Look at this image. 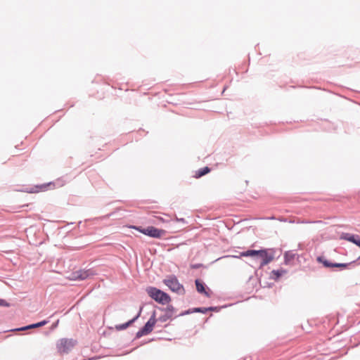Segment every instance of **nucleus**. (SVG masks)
<instances>
[{"mask_svg": "<svg viewBox=\"0 0 360 360\" xmlns=\"http://www.w3.org/2000/svg\"><path fill=\"white\" fill-rule=\"evenodd\" d=\"M148 295L158 304L165 305L170 303L171 296L166 292L154 286H148L146 288Z\"/></svg>", "mask_w": 360, "mask_h": 360, "instance_id": "obj_1", "label": "nucleus"}, {"mask_svg": "<svg viewBox=\"0 0 360 360\" xmlns=\"http://www.w3.org/2000/svg\"><path fill=\"white\" fill-rule=\"evenodd\" d=\"M131 228L144 234L145 236L155 239H160L167 233L165 230L158 229L153 226H148L146 227H143L141 226H131Z\"/></svg>", "mask_w": 360, "mask_h": 360, "instance_id": "obj_2", "label": "nucleus"}, {"mask_svg": "<svg viewBox=\"0 0 360 360\" xmlns=\"http://www.w3.org/2000/svg\"><path fill=\"white\" fill-rule=\"evenodd\" d=\"M162 283L173 292H176L178 295L185 294L184 285L179 283L175 275H168L165 279H163Z\"/></svg>", "mask_w": 360, "mask_h": 360, "instance_id": "obj_3", "label": "nucleus"}, {"mask_svg": "<svg viewBox=\"0 0 360 360\" xmlns=\"http://www.w3.org/2000/svg\"><path fill=\"white\" fill-rule=\"evenodd\" d=\"M275 252L276 251L274 248H261L258 250L259 256H257V260L261 259L258 269H261L272 262L275 257Z\"/></svg>", "mask_w": 360, "mask_h": 360, "instance_id": "obj_4", "label": "nucleus"}, {"mask_svg": "<svg viewBox=\"0 0 360 360\" xmlns=\"http://www.w3.org/2000/svg\"><path fill=\"white\" fill-rule=\"evenodd\" d=\"M56 184H57L58 186H62L63 185V183H61V181L60 179H58L56 182L55 181H50L48 183H44L41 184H37L34 186L26 188L25 189L20 190L22 192H26L28 193H39L41 191H48L50 188H54Z\"/></svg>", "mask_w": 360, "mask_h": 360, "instance_id": "obj_5", "label": "nucleus"}, {"mask_svg": "<svg viewBox=\"0 0 360 360\" xmlns=\"http://www.w3.org/2000/svg\"><path fill=\"white\" fill-rule=\"evenodd\" d=\"M77 341L73 338H61L56 344V347L60 353L68 354L77 345Z\"/></svg>", "mask_w": 360, "mask_h": 360, "instance_id": "obj_6", "label": "nucleus"}, {"mask_svg": "<svg viewBox=\"0 0 360 360\" xmlns=\"http://www.w3.org/2000/svg\"><path fill=\"white\" fill-rule=\"evenodd\" d=\"M155 324L156 323H153L152 321H150L148 320L146 323H145V324L136 333L135 337L132 341L150 334L153 331Z\"/></svg>", "mask_w": 360, "mask_h": 360, "instance_id": "obj_7", "label": "nucleus"}, {"mask_svg": "<svg viewBox=\"0 0 360 360\" xmlns=\"http://www.w3.org/2000/svg\"><path fill=\"white\" fill-rule=\"evenodd\" d=\"M195 285L196 290L199 294L203 295L206 297H211L212 291L202 280L196 278L195 280Z\"/></svg>", "mask_w": 360, "mask_h": 360, "instance_id": "obj_8", "label": "nucleus"}, {"mask_svg": "<svg viewBox=\"0 0 360 360\" xmlns=\"http://www.w3.org/2000/svg\"><path fill=\"white\" fill-rule=\"evenodd\" d=\"M143 309V304L140 306L137 314L132 319H131L130 320L127 321L125 323L115 325V328L117 331L124 330L128 328L129 326H131L132 324H134L139 319V318L141 315Z\"/></svg>", "mask_w": 360, "mask_h": 360, "instance_id": "obj_9", "label": "nucleus"}, {"mask_svg": "<svg viewBox=\"0 0 360 360\" xmlns=\"http://www.w3.org/2000/svg\"><path fill=\"white\" fill-rule=\"evenodd\" d=\"M359 259H356L354 261L347 263H338L333 262L331 270L335 271H341L345 269H351L352 268H354L359 264L357 263Z\"/></svg>", "mask_w": 360, "mask_h": 360, "instance_id": "obj_10", "label": "nucleus"}, {"mask_svg": "<svg viewBox=\"0 0 360 360\" xmlns=\"http://www.w3.org/2000/svg\"><path fill=\"white\" fill-rule=\"evenodd\" d=\"M49 319H44L37 323H30L22 327L12 329V331H25L31 329H34L46 325L48 323H49Z\"/></svg>", "mask_w": 360, "mask_h": 360, "instance_id": "obj_11", "label": "nucleus"}, {"mask_svg": "<svg viewBox=\"0 0 360 360\" xmlns=\"http://www.w3.org/2000/svg\"><path fill=\"white\" fill-rule=\"evenodd\" d=\"M258 250L249 249L246 251L241 252L238 256L227 255L226 257L240 258L242 257H250L254 262L257 261Z\"/></svg>", "mask_w": 360, "mask_h": 360, "instance_id": "obj_12", "label": "nucleus"}, {"mask_svg": "<svg viewBox=\"0 0 360 360\" xmlns=\"http://www.w3.org/2000/svg\"><path fill=\"white\" fill-rule=\"evenodd\" d=\"M340 239L350 242L356 246L360 243V236L354 233L343 232L340 236Z\"/></svg>", "mask_w": 360, "mask_h": 360, "instance_id": "obj_13", "label": "nucleus"}, {"mask_svg": "<svg viewBox=\"0 0 360 360\" xmlns=\"http://www.w3.org/2000/svg\"><path fill=\"white\" fill-rule=\"evenodd\" d=\"M72 279L83 281L89 278L86 269H79L72 273Z\"/></svg>", "mask_w": 360, "mask_h": 360, "instance_id": "obj_14", "label": "nucleus"}, {"mask_svg": "<svg viewBox=\"0 0 360 360\" xmlns=\"http://www.w3.org/2000/svg\"><path fill=\"white\" fill-rule=\"evenodd\" d=\"M298 257H302V255L296 254V253H293V252L291 250L286 251L284 253V264L288 265L290 264L291 260H292L295 258L298 259Z\"/></svg>", "mask_w": 360, "mask_h": 360, "instance_id": "obj_15", "label": "nucleus"}, {"mask_svg": "<svg viewBox=\"0 0 360 360\" xmlns=\"http://www.w3.org/2000/svg\"><path fill=\"white\" fill-rule=\"evenodd\" d=\"M287 273V270L280 268L278 269H274L271 271L270 278L274 281H278L284 274Z\"/></svg>", "mask_w": 360, "mask_h": 360, "instance_id": "obj_16", "label": "nucleus"}, {"mask_svg": "<svg viewBox=\"0 0 360 360\" xmlns=\"http://www.w3.org/2000/svg\"><path fill=\"white\" fill-rule=\"evenodd\" d=\"M318 263L321 264L322 266L328 269H332L333 262L326 259L324 256L320 255L316 257Z\"/></svg>", "mask_w": 360, "mask_h": 360, "instance_id": "obj_17", "label": "nucleus"}, {"mask_svg": "<svg viewBox=\"0 0 360 360\" xmlns=\"http://www.w3.org/2000/svg\"><path fill=\"white\" fill-rule=\"evenodd\" d=\"M210 172H211V168L208 166H205V167L200 168L199 169L195 171L193 176L195 179H199V178H201L202 176L207 174Z\"/></svg>", "mask_w": 360, "mask_h": 360, "instance_id": "obj_18", "label": "nucleus"}, {"mask_svg": "<svg viewBox=\"0 0 360 360\" xmlns=\"http://www.w3.org/2000/svg\"><path fill=\"white\" fill-rule=\"evenodd\" d=\"M167 304V305L166 307H158V306H155V307L161 311L168 312L173 315V313L176 311V308L172 304H170L169 303Z\"/></svg>", "mask_w": 360, "mask_h": 360, "instance_id": "obj_19", "label": "nucleus"}, {"mask_svg": "<svg viewBox=\"0 0 360 360\" xmlns=\"http://www.w3.org/2000/svg\"><path fill=\"white\" fill-rule=\"evenodd\" d=\"M231 304H224L221 306L207 307L208 311L219 312L222 309H225Z\"/></svg>", "mask_w": 360, "mask_h": 360, "instance_id": "obj_20", "label": "nucleus"}, {"mask_svg": "<svg viewBox=\"0 0 360 360\" xmlns=\"http://www.w3.org/2000/svg\"><path fill=\"white\" fill-rule=\"evenodd\" d=\"M173 315L168 312H165L164 314L159 316V321L164 323L168 321L169 319H174V317H172Z\"/></svg>", "mask_w": 360, "mask_h": 360, "instance_id": "obj_21", "label": "nucleus"}, {"mask_svg": "<svg viewBox=\"0 0 360 360\" xmlns=\"http://www.w3.org/2000/svg\"><path fill=\"white\" fill-rule=\"evenodd\" d=\"M192 311H193V313H201L203 314H205L208 312L207 307H193V308H192Z\"/></svg>", "mask_w": 360, "mask_h": 360, "instance_id": "obj_22", "label": "nucleus"}, {"mask_svg": "<svg viewBox=\"0 0 360 360\" xmlns=\"http://www.w3.org/2000/svg\"><path fill=\"white\" fill-rule=\"evenodd\" d=\"M326 126L325 127V129L328 131H333L336 130V127L334 124L327 122H326Z\"/></svg>", "mask_w": 360, "mask_h": 360, "instance_id": "obj_23", "label": "nucleus"}, {"mask_svg": "<svg viewBox=\"0 0 360 360\" xmlns=\"http://www.w3.org/2000/svg\"><path fill=\"white\" fill-rule=\"evenodd\" d=\"M193 311H192V308H190L187 310H185V311H183L182 312H181L178 315H176L174 319H176L179 316H185V315H188V314H193Z\"/></svg>", "mask_w": 360, "mask_h": 360, "instance_id": "obj_24", "label": "nucleus"}, {"mask_svg": "<svg viewBox=\"0 0 360 360\" xmlns=\"http://www.w3.org/2000/svg\"><path fill=\"white\" fill-rule=\"evenodd\" d=\"M151 320H152L153 323H156L158 321H159V318L158 319L156 318V311L155 310H154L152 312L150 317L148 319V321H151Z\"/></svg>", "mask_w": 360, "mask_h": 360, "instance_id": "obj_25", "label": "nucleus"}, {"mask_svg": "<svg viewBox=\"0 0 360 360\" xmlns=\"http://www.w3.org/2000/svg\"><path fill=\"white\" fill-rule=\"evenodd\" d=\"M10 304L4 299L0 298V307H8Z\"/></svg>", "mask_w": 360, "mask_h": 360, "instance_id": "obj_26", "label": "nucleus"}, {"mask_svg": "<svg viewBox=\"0 0 360 360\" xmlns=\"http://www.w3.org/2000/svg\"><path fill=\"white\" fill-rule=\"evenodd\" d=\"M203 266H204V265L201 263L192 264L191 265V268L193 269H200Z\"/></svg>", "mask_w": 360, "mask_h": 360, "instance_id": "obj_27", "label": "nucleus"}, {"mask_svg": "<svg viewBox=\"0 0 360 360\" xmlns=\"http://www.w3.org/2000/svg\"><path fill=\"white\" fill-rule=\"evenodd\" d=\"M89 278L96 274V271L94 269H86Z\"/></svg>", "mask_w": 360, "mask_h": 360, "instance_id": "obj_28", "label": "nucleus"}, {"mask_svg": "<svg viewBox=\"0 0 360 360\" xmlns=\"http://www.w3.org/2000/svg\"><path fill=\"white\" fill-rule=\"evenodd\" d=\"M58 323H59V320L58 319L56 322L52 323V325H51V326L50 328V330H55L58 327Z\"/></svg>", "mask_w": 360, "mask_h": 360, "instance_id": "obj_29", "label": "nucleus"}, {"mask_svg": "<svg viewBox=\"0 0 360 360\" xmlns=\"http://www.w3.org/2000/svg\"><path fill=\"white\" fill-rule=\"evenodd\" d=\"M176 221L182 222L183 224H187L186 220L184 218H176Z\"/></svg>", "mask_w": 360, "mask_h": 360, "instance_id": "obj_30", "label": "nucleus"}, {"mask_svg": "<svg viewBox=\"0 0 360 360\" xmlns=\"http://www.w3.org/2000/svg\"><path fill=\"white\" fill-rule=\"evenodd\" d=\"M103 79V77H98V78H95L94 80H92V82H96V83H98L99 82H101V80Z\"/></svg>", "mask_w": 360, "mask_h": 360, "instance_id": "obj_31", "label": "nucleus"}, {"mask_svg": "<svg viewBox=\"0 0 360 360\" xmlns=\"http://www.w3.org/2000/svg\"><path fill=\"white\" fill-rule=\"evenodd\" d=\"M153 340H154V338H152V339L149 340L148 342H143L141 345H144V344H146V343L150 342H152V341H153Z\"/></svg>", "mask_w": 360, "mask_h": 360, "instance_id": "obj_32", "label": "nucleus"}, {"mask_svg": "<svg viewBox=\"0 0 360 360\" xmlns=\"http://www.w3.org/2000/svg\"><path fill=\"white\" fill-rule=\"evenodd\" d=\"M243 360H251V356H245Z\"/></svg>", "mask_w": 360, "mask_h": 360, "instance_id": "obj_33", "label": "nucleus"}, {"mask_svg": "<svg viewBox=\"0 0 360 360\" xmlns=\"http://www.w3.org/2000/svg\"><path fill=\"white\" fill-rule=\"evenodd\" d=\"M113 214H114V212H111V213L108 214L107 215V217H110L112 216V215H113Z\"/></svg>", "mask_w": 360, "mask_h": 360, "instance_id": "obj_34", "label": "nucleus"}, {"mask_svg": "<svg viewBox=\"0 0 360 360\" xmlns=\"http://www.w3.org/2000/svg\"><path fill=\"white\" fill-rule=\"evenodd\" d=\"M279 220H280L281 221H286V219H284V218L280 219Z\"/></svg>", "mask_w": 360, "mask_h": 360, "instance_id": "obj_35", "label": "nucleus"}, {"mask_svg": "<svg viewBox=\"0 0 360 360\" xmlns=\"http://www.w3.org/2000/svg\"><path fill=\"white\" fill-rule=\"evenodd\" d=\"M269 219H274L275 218L274 217H271L268 218Z\"/></svg>", "mask_w": 360, "mask_h": 360, "instance_id": "obj_36", "label": "nucleus"}, {"mask_svg": "<svg viewBox=\"0 0 360 360\" xmlns=\"http://www.w3.org/2000/svg\"><path fill=\"white\" fill-rule=\"evenodd\" d=\"M273 283L269 284L268 287L271 288L272 286Z\"/></svg>", "mask_w": 360, "mask_h": 360, "instance_id": "obj_37", "label": "nucleus"}, {"mask_svg": "<svg viewBox=\"0 0 360 360\" xmlns=\"http://www.w3.org/2000/svg\"><path fill=\"white\" fill-rule=\"evenodd\" d=\"M300 258H301V257H298V259H297V260L299 262H300Z\"/></svg>", "mask_w": 360, "mask_h": 360, "instance_id": "obj_38", "label": "nucleus"}, {"mask_svg": "<svg viewBox=\"0 0 360 360\" xmlns=\"http://www.w3.org/2000/svg\"><path fill=\"white\" fill-rule=\"evenodd\" d=\"M226 86H225V87L224 88L223 91H224L226 90Z\"/></svg>", "mask_w": 360, "mask_h": 360, "instance_id": "obj_39", "label": "nucleus"}]
</instances>
